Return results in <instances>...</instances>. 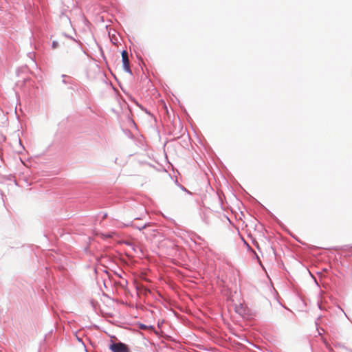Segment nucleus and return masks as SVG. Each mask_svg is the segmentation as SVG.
<instances>
[{
  "label": "nucleus",
  "instance_id": "obj_3",
  "mask_svg": "<svg viewBox=\"0 0 352 352\" xmlns=\"http://www.w3.org/2000/svg\"><path fill=\"white\" fill-rule=\"evenodd\" d=\"M58 43L57 41H52V47L53 49H56L58 47Z\"/></svg>",
  "mask_w": 352,
  "mask_h": 352
},
{
  "label": "nucleus",
  "instance_id": "obj_6",
  "mask_svg": "<svg viewBox=\"0 0 352 352\" xmlns=\"http://www.w3.org/2000/svg\"><path fill=\"white\" fill-rule=\"evenodd\" d=\"M63 82L65 83V84L67 83L65 80H63Z\"/></svg>",
  "mask_w": 352,
  "mask_h": 352
},
{
  "label": "nucleus",
  "instance_id": "obj_5",
  "mask_svg": "<svg viewBox=\"0 0 352 352\" xmlns=\"http://www.w3.org/2000/svg\"><path fill=\"white\" fill-rule=\"evenodd\" d=\"M141 328L142 329H145L146 328V326L144 324H141Z\"/></svg>",
  "mask_w": 352,
  "mask_h": 352
},
{
  "label": "nucleus",
  "instance_id": "obj_2",
  "mask_svg": "<svg viewBox=\"0 0 352 352\" xmlns=\"http://www.w3.org/2000/svg\"><path fill=\"white\" fill-rule=\"evenodd\" d=\"M109 348L113 352H130L126 345L122 342L113 343Z\"/></svg>",
  "mask_w": 352,
  "mask_h": 352
},
{
  "label": "nucleus",
  "instance_id": "obj_4",
  "mask_svg": "<svg viewBox=\"0 0 352 352\" xmlns=\"http://www.w3.org/2000/svg\"><path fill=\"white\" fill-rule=\"evenodd\" d=\"M146 224H144L142 226H136L135 228H138L139 230H141L144 229V228H146Z\"/></svg>",
  "mask_w": 352,
  "mask_h": 352
},
{
  "label": "nucleus",
  "instance_id": "obj_1",
  "mask_svg": "<svg viewBox=\"0 0 352 352\" xmlns=\"http://www.w3.org/2000/svg\"><path fill=\"white\" fill-rule=\"evenodd\" d=\"M122 61L124 70L130 74H132L131 69L130 68L129 60L128 53L126 50L122 52Z\"/></svg>",
  "mask_w": 352,
  "mask_h": 352
}]
</instances>
